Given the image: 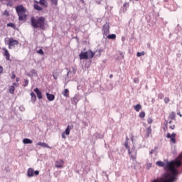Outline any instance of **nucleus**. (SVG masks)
<instances>
[{
  "label": "nucleus",
  "mask_w": 182,
  "mask_h": 182,
  "mask_svg": "<svg viewBox=\"0 0 182 182\" xmlns=\"http://www.w3.org/2000/svg\"><path fill=\"white\" fill-rule=\"evenodd\" d=\"M31 25L34 29H41L45 31L46 29V18L38 17L36 18L35 17H31Z\"/></svg>",
  "instance_id": "1"
},
{
  "label": "nucleus",
  "mask_w": 182,
  "mask_h": 182,
  "mask_svg": "<svg viewBox=\"0 0 182 182\" xmlns=\"http://www.w3.org/2000/svg\"><path fill=\"white\" fill-rule=\"evenodd\" d=\"M139 117L141 119H144V117H146V112H141L139 113Z\"/></svg>",
  "instance_id": "27"
},
{
  "label": "nucleus",
  "mask_w": 182,
  "mask_h": 182,
  "mask_svg": "<svg viewBox=\"0 0 182 182\" xmlns=\"http://www.w3.org/2000/svg\"><path fill=\"white\" fill-rule=\"evenodd\" d=\"M53 78L55 79V80H56V79H58V77H56V76L55 75H53Z\"/></svg>",
  "instance_id": "51"
},
{
  "label": "nucleus",
  "mask_w": 182,
  "mask_h": 182,
  "mask_svg": "<svg viewBox=\"0 0 182 182\" xmlns=\"http://www.w3.org/2000/svg\"><path fill=\"white\" fill-rule=\"evenodd\" d=\"M16 82H19V79H18V78H16Z\"/></svg>",
  "instance_id": "55"
},
{
  "label": "nucleus",
  "mask_w": 182,
  "mask_h": 182,
  "mask_svg": "<svg viewBox=\"0 0 182 182\" xmlns=\"http://www.w3.org/2000/svg\"><path fill=\"white\" fill-rule=\"evenodd\" d=\"M65 134H66L64 132L62 133V139H66V136Z\"/></svg>",
  "instance_id": "42"
},
{
  "label": "nucleus",
  "mask_w": 182,
  "mask_h": 182,
  "mask_svg": "<svg viewBox=\"0 0 182 182\" xmlns=\"http://www.w3.org/2000/svg\"><path fill=\"white\" fill-rule=\"evenodd\" d=\"M178 114L180 116V117H182V115H181V114H180V113H178Z\"/></svg>",
  "instance_id": "56"
},
{
  "label": "nucleus",
  "mask_w": 182,
  "mask_h": 182,
  "mask_svg": "<svg viewBox=\"0 0 182 182\" xmlns=\"http://www.w3.org/2000/svg\"><path fill=\"white\" fill-rule=\"evenodd\" d=\"M3 1H6V2H8V1H11V0H3Z\"/></svg>",
  "instance_id": "57"
},
{
  "label": "nucleus",
  "mask_w": 182,
  "mask_h": 182,
  "mask_svg": "<svg viewBox=\"0 0 182 182\" xmlns=\"http://www.w3.org/2000/svg\"><path fill=\"white\" fill-rule=\"evenodd\" d=\"M109 77H110V79H112V77H113V75L111 74V75H109Z\"/></svg>",
  "instance_id": "53"
},
{
  "label": "nucleus",
  "mask_w": 182,
  "mask_h": 182,
  "mask_svg": "<svg viewBox=\"0 0 182 182\" xmlns=\"http://www.w3.org/2000/svg\"><path fill=\"white\" fill-rule=\"evenodd\" d=\"M159 99H163L164 97V94L160 93L158 95Z\"/></svg>",
  "instance_id": "34"
},
{
  "label": "nucleus",
  "mask_w": 182,
  "mask_h": 182,
  "mask_svg": "<svg viewBox=\"0 0 182 182\" xmlns=\"http://www.w3.org/2000/svg\"><path fill=\"white\" fill-rule=\"evenodd\" d=\"M144 55H146V53H144V51H142V52H138L136 53V56L138 58H140V56H144Z\"/></svg>",
  "instance_id": "26"
},
{
  "label": "nucleus",
  "mask_w": 182,
  "mask_h": 182,
  "mask_svg": "<svg viewBox=\"0 0 182 182\" xmlns=\"http://www.w3.org/2000/svg\"><path fill=\"white\" fill-rule=\"evenodd\" d=\"M71 101H72V103L77 105V102H79V97L77 95H75L72 98Z\"/></svg>",
  "instance_id": "16"
},
{
  "label": "nucleus",
  "mask_w": 182,
  "mask_h": 182,
  "mask_svg": "<svg viewBox=\"0 0 182 182\" xmlns=\"http://www.w3.org/2000/svg\"><path fill=\"white\" fill-rule=\"evenodd\" d=\"M134 83H139V78H134Z\"/></svg>",
  "instance_id": "41"
},
{
  "label": "nucleus",
  "mask_w": 182,
  "mask_h": 182,
  "mask_svg": "<svg viewBox=\"0 0 182 182\" xmlns=\"http://www.w3.org/2000/svg\"><path fill=\"white\" fill-rule=\"evenodd\" d=\"M6 5L7 6H14V2L12 0L8 1Z\"/></svg>",
  "instance_id": "28"
},
{
  "label": "nucleus",
  "mask_w": 182,
  "mask_h": 182,
  "mask_svg": "<svg viewBox=\"0 0 182 182\" xmlns=\"http://www.w3.org/2000/svg\"><path fill=\"white\" fill-rule=\"evenodd\" d=\"M107 38L114 40L116 39V34H109L107 36Z\"/></svg>",
  "instance_id": "24"
},
{
  "label": "nucleus",
  "mask_w": 182,
  "mask_h": 182,
  "mask_svg": "<svg viewBox=\"0 0 182 182\" xmlns=\"http://www.w3.org/2000/svg\"><path fill=\"white\" fill-rule=\"evenodd\" d=\"M35 93H36L38 99H43L42 92L39 90V88L34 89Z\"/></svg>",
  "instance_id": "12"
},
{
  "label": "nucleus",
  "mask_w": 182,
  "mask_h": 182,
  "mask_svg": "<svg viewBox=\"0 0 182 182\" xmlns=\"http://www.w3.org/2000/svg\"><path fill=\"white\" fill-rule=\"evenodd\" d=\"M124 8H126V6H129V4L127 3H124Z\"/></svg>",
  "instance_id": "47"
},
{
  "label": "nucleus",
  "mask_w": 182,
  "mask_h": 182,
  "mask_svg": "<svg viewBox=\"0 0 182 182\" xmlns=\"http://www.w3.org/2000/svg\"><path fill=\"white\" fill-rule=\"evenodd\" d=\"M9 92V93H11V95H14V93H15V86L14 85L10 86Z\"/></svg>",
  "instance_id": "18"
},
{
  "label": "nucleus",
  "mask_w": 182,
  "mask_h": 182,
  "mask_svg": "<svg viewBox=\"0 0 182 182\" xmlns=\"http://www.w3.org/2000/svg\"><path fill=\"white\" fill-rule=\"evenodd\" d=\"M88 53V58L89 59H92V58H93V56H95V53H93V51L90 50L89 52H87Z\"/></svg>",
  "instance_id": "21"
},
{
  "label": "nucleus",
  "mask_w": 182,
  "mask_h": 182,
  "mask_svg": "<svg viewBox=\"0 0 182 182\" xmlns=\"http://www.w3.org/2000/svg\"><path fill=\"white\" fill-rule=\"evenodd\" d=\"M170 127V129H171L172 130H174L176 126H175V125H173V126H171V127Z\"/></svg>",
  "instance_id": "45"
},
{
  "label": "nucleus",
  "mask_w": 182,
  "mask_h": 182,
  "mask_svg": "<svg viewBox=\"0 0 182 182\" xmlns=\"http://www.w3.org/2000/svg\"><path fill=\"white\" fill-rule=\"evenodd\" d=\"M19 42L18 40H14V38H11L9 41V49H12V48H15L16 45H18Z\"/></svg>",
  "instance_id": "6"
},
{
  "label": "nucleus",
  "mask_w": 182,
  "mask_h": 182,
  "mask_svg": "<svg viewBox=\"0 0 182 182\" xmlns=\"http://www.w3.org/2000/svg\"><path fill=\"white\" fill-rule=\"evenodd\" d=\"M102 32L104 36H107V35H109V32H110V26L109 25V23H106L105 25L103 26Z\"/></svg>",
  "instance_id": "5"
},
{
  "label": "nucleus",
  "mask_w": 182,
  "mask_h": 182,
  "mask_svg": "<svg viewBox=\"0 0 182 182\" xmlns=\"http://www.w3.org/2000/svg\"><path fill=\"white\" fill-rule=\"evenodd\" d=\"M147 122L149 124H151V123H153V119L151 118H148Z\"/></svg>",
  "instance_id": "38"
},
{
  "label": "nucleus",
  "mask_w": 182,
  "mask_h": 182,
  "mask_svg": "<svg viewBox=\"0 0 182 182\" xmlns=\"http://www.w3.org/2000/svg\"><path fill=\"white\" fill-rule=\"evenodd\" d=\"M27 176L28 178L33 177L34 176H39V171H34L33 168H29L27 170Z\"/></svg>",
  "instance_id": "4"
},
{
  "label": "nucleus",
  "mask_w": 182,
  "mask_h": 182,
  "mask_svg": "<svg viewBox=\"0 0 182 182\" xmlns=\"http://www.w3.org/2000/svg\"><path fill=\"white\" fill-rule=\"evenodd\" d=\"M94 136L96 137V139H103V135L99 133L94 134Z\"/></svg>",
  "instance_id": "22"
},
{
  "label": "nucleus",
  "mask_w": 182,
  "mask_h": 182,
  "mask_svg": "<svg viewBox=\"0 0 182 182\" xmlns=\"http://www.w3.org/2000/svg\"><path fill=\"white\" fill-rule=\"evenodd\" d=\"M131 140H132V141H133L134 140V138L133 136H132Z\"/></svg>",
  "instance_id": "52"
},
{
  "label": "nucleus",
  "mask_w": 182,
  "mask_h": 182,
  "mask_svg": "<svg viewBox=\"0 0 182 182\" xmlns=\"http://www.w3.org/2000/svg\"><path fill=\"white\" fill-rule=\"evenodd\" d=\"M37 146H41V147H43L44 149H50V146L48 145V144L45 142H38L37 143Z\"/></svg>",
  "instance_id": "14"
},
{
  "label": "nucleus",
  "mask_w": 182,
  "mask_h": 182,
  "mask_svg": "<svg viewBox=\"0 0 182 182\" xmlns=\"http://www.w3.org/2000/svg\"><path fill=\"white\" fill-rule=\"evenodd\" d=\"M34 72H35V70H32V73H33Z\"/></svg>",
  "instance_id": "58"
},
{
  "label": "nucleus",
  "mask_w": 182,
  "mask_h": 182,
  "mask_svg": "<svg viewBox=\"0 0 182 182\" xmlns=\"http://www.w3.org/2000/svg\"><path fill=\"white\" fill-rule=\"evenodd\" d=\"M70 73V70H68V73H67V76H69V74Z\"/></svg>",
  "instance_id": "50"
},
{
  "label": "nucleus",
  "mask_w": 182,
  "mask_h": 182,
  "mask_svg": "<svg viewBox=\"0 0 182 182\" xmlns=\"http://www.w3.org/2000/svg\"><path fill=\"white\" fill-rule=\"evenodd\" d=\"M50 2L55 6H58V0H50Z\"/></svg>",
  "instance_id": "29"
},
{
  "label": "nucleus",
  "mask_w": 182,
  "mask_h": 182,
  "mask_svg": "<svg viewBox=\"0 0 182 182\" xmlns=\"http://www.w3.org/2000/svg\"><path fill=\"white\" fill-rule=\"evenodd\" d=\"M150 134H151V127H149L146 128V137H150Z\"/></svg>",
  "instance_id": "19"
},
{
  "label": "nucleus",
  "mask_w": 182,
  "mask_h": 182,
  "mask_svg": "<svg viewBox=\"0 0 182 182\" xmlns=\"http://www.w3.org/2000/svg\"><path fill=\"white\" fill-rule=\"evenodd\" d=\"M149 153L150 154H153V153H154V150L151 149Z\"/></svg>",
  "instance_id": "48"
},
{
  "label": "nucleus",
  "mask_w": 182,
  "mask_h": 182,
  "mask_svg": "<svg viewBox=\"0 0 182 182\" xmlns=\"http://www.w3.org/2000/svg\"><path fill=\"white\" fill-rule=\"evenodd\" d=\"M23 143L24 144H32V143H33V141H32L28 138H26V139H23Z\"/></svg>",
  "instance_id": "15"
},
{
  "label": "nucleus",
  "mask_w": 182,
  "mask_h": 182,
  "mask_svg": "<svg viewBox=\"0 0 182 182\" xmlns=\"http://www.w3.org/2000/svg\"><path fill=\"white\" fill-rule=\"evenodd\" d=\"M11 79H15V77H16V75H15V73L14 72H13V73H11Z\"/></svg>",
  "instance_id": "40"
},
{
  "label": "nucleus",
  "mask_w": 182,
  "mask_h": 182,
  "mask_svg": "<svg viewBox=\"0 0 182 182\" xmlns=\"http://www.w3.org/2000/svg\"><path fill=\"white\" fill-rule=\"evenodd\" d=\"M63 96L65 97H69V90L68 89H65L64 91L62 92Z\"/></svg>",
  "instance_id": "17"
},
{
  "label": "nucleus",
  "mask_w": 182,
  "mask_h": 182,
  "mask_svg": "<svg viewBox=\"0 0 182 182\" xmlns=\"http://www.w3.org/2000/svg\"><path fill=\"white\" fill-rule=\"evenodd\" d=\"M46 96L49 102H53V100H55V96L53 95V94H50L49 92H47Z\"/></svg>",
  "instance_id": "13"
},
{
  "label": "nucleus",
  "mask_w": 182,
  "mask_h": 182,
  "mask_svg": "<svg viewBox=\"0 0 182 182\" xmlns=\"http://www.w3.org/2000/svg\"><path fill=\"white\" fill-rule=\"evenodd\" d=\"M134 110L136 112H140V109H141V105L140 104H138L134 107Z\"/></svg>",
  "instance_id": "20"
},
{
  "label": "nucleus",
  "mask_w": 182,
  "mask_h": 182,
  "mask_svg": "<svg viewBox=\"0 0 182 182\" xmlns=\"http://www.w3.org/2000/svg\"><path fill=\"white\" fill-rule=\"evenodd\" d=\"M39 4L41 5H46V0H40Z\"/></svg>",
  "instance_id": "33"
},
{
  "label": "nucleus",
  "mask_w": 182,
  "mask_h": 182,
  "mask_svg": "<svg viewBox=\"0 0 182 182\" xmlns=\"http://www.w3.org/2000/svg\"><path fill=\"white\" fill-rule=\"evenodd\" d=\"M31 102H33V103H35V102H36V95H35L34 97H31Z\"/></svg>",
  "instance_id": "36"
},
{
  "label": "nucleus",
  "mask_w": 182,
  "mask_h": 182,
  "mask_svg": "<svg viewBox=\"0 0 182 182\" xmlns=\"http://www.w3.org/2000/svg\"><path fill=\"white\" fill-rule=\"evenodd\" d=\"M7 26L10 28H15L16 25L14 23H7Z\"/></svg>",
  "instance_id": "30"
},
{
  "label": "nucleus",
  "mask_w": 182,
  "mask_h": 182,
  "mask_svg": "<svg viewBox=\"0 0 182 182\" xmlns=\"http://www.w3.org/2000/svg\"><path fill=\"white\" fill-rule=\"evenodd\" d=\"M13 86H18V84L16 82L13 83Z\"/></svg>",
  "instance_id": "49"
},
{
  "label": "nucleus",
  "mask_w": 182,
  "mask_h": 182,
  "mask_svg": "<svg viewBox=\"0 0 182 182\" xmlns=\"http://www.w3.org/2000/svg\"><path fill=\"white\" fill-rule=\"evenodd\" d=\"M124 146L126 149H128V151H130V146H129V142H124Z\"/></svg>",
  "instance_id": "32"
},
{
  "label": "nucleus",
  "mask_w": 182,
  "mask_h": 182,
  "mask_svg": "<svg viewBox=\"0 0 182 182\" xmlns=\"http://www.w3.org/2000/svg\"><path fill=\"white\" fill-rule=\"evenodd\" d=\"M106 177H108L107 174H106Z\"/></svg>",
  "instance_id": "60"
},
{
  "label": "nucleus",
  "mask_w": 182,
  "mask_h": 182,
  "mask_svg": "<svg viewBox=\"0 0 182 182\" xmlns=\"http://www.w3.org/2000/svg\"><path fill=\"white\" fill-rule=\"evenodd\" d=\"M16 11L18 16L19 21H25V19H26V14H25L26 12V9L23 7V6H17L16 7Z\"/></svg>",
  "instance_id": "2"
},
{
  "label": "nucleus",
  "mask_w": 182,
  "mask_h": 182,
  "mask_svg": "<svg viewBox=\"0 0 182 182\" xmlns=\"http://www.w3.org/2000/svg\"><path fill=\"white\" fill-rule=\"evenodd\" d=\"M169 119H171V120H174L176 119V114L174 112H171L169 115Z\"/></svg>",
  "instance_id": "25"
},
{
  "label": "nucleus",
  "mask_w": 182,
  "mask_h": 182,
  "mask_svg": "<svg viewBox=\"0 0 182 182\" xmlns=\"http://www.w3.org/2000/svg\"><path fill=\"white\" fill-rule=\"evenodd\" d=\"M0 1H4V0H0Z\"/></svg>",
  "instance_id": "63"
},
{
  "label": "nucleus",
  "mask_w": 182,
  "mask_h": 182,
  "mask_svg": "<svg viewBox=\"0 0 182 182\" xmlns=\"http://www.w3.org/2000/svg\"><path fill=\"white\" fill-rule=\"evenodd\" d=\"M167 139H171V141L173 144H176V134L173 133L171 134L170 133H168L166 134Z\"/></svg>",
  "instance_id": "7"
},
{
  "label": "nucleus",
  "mask_w": 182,
  "mask_h": 182,
  "mask_svg": "<svg viewBox=\"0 0 182 182\" xmlns=\"http://www.w3.org/2000/svg\"><path fill=\"white\" fill-rule=\"evenodd\" d=\"M125 142L129 143V136H126V141Z\"/></svg>",
  "instance_id": "46"
},
{
  "label": "nucleus",
  "mask_w": 182,
  "mask_h": 182,
  "mask_svg": "<svg viewBox=\"0 0 182 182\" xmlns=\"http://www.w3.org/2000/svg\"><path fill=\"white\" fill-rule=\"evenodd\" d=\"M128 154H129L131 160L136 161L137 160V149H136V146H133L132 149H129Z\"/></svg>",
  "instance_id": "3"
},
{
  "label": "nucleus",
  "mask_w": 182,
  "mask_h": 182,
  "mask_svg": "<svg viewBox=\"0 0 182 182\" xmlns=\"http://www.w3.org/2000/svg\"><path fill=\"white\" fill-rule=\"evenodd\" d=\"M2 72H4V68H2V66H0V74L2 73Z\"/></svg>",
  "instance_id": "43"
},
{
  "label": "nucleus",
  "mask_w": 182,
  "mask_h": 182,
  "mask_svg": "<svg viewBox=\"0 0 182 182\" xmlns=\"http://www.w3.org/2000/svg\"><path fill=\"white\" fill-rule=\"evenodd\" d=\"M30 95L31 97H34L35 96H36L34 92H31Z\"/></svg>",
  "instance_id": "44"
},
{
  "label": "nucleus",
  "mask_w": 182,
  "mask_h": 182,
  "mask_svg": "<svg viewBox=\"0 0 182 182\" xmlns=\"http://www.w3.org/2000/svg\"><path fill=\"white\" fill-rule=\"evenodd\" d=\"M15 2H16V0H14Z\"/></svg>",
  "instance_id": "61"
},
{
  "label": "nucleus",
  "mask_w": 182,
  "mask_h": 182,
  "mask_svg": "<svg viewBox=\"0 0 182 182\" xmlns=\"http://www.w3.org/2000/svg\"><path fill=\"white\" fill-rule=\"evenodd\" d=\"M3 50L4 51L3 53L4 56L6 57V60H9L11 58V55L9 54V51H8V49L3 48Z\"/></svg>",
  "instance_id": "9"
},
{
  "label": "nucleus",
  "mask_w": 182,
  "mask_h": 182,
  "mask_svg": "<svg viewBox=\"0 0 182 182\" xmlns=\"http://www.w3.org/2000/svg\"><path fill=\"white\" fill-rule=\"evenodd\" d=\"M24 85H23V87H26L28 85H29V80H24Z\"/></svg>",
  "instance_id": "31"
},
{
  "label": "nucleus",
  "mask_w": 182,
  "mask_h": 182,
  "mask_svg": "<svg viewBox=\"0 0 182 182\" xmlns=\"http://www.w3.org/2000/svg\"><path fill=\"white\" fill-rule=\"evenodd\" d=\"M82 4H85V0H80Z\"/></svg>",
  "instance_id": "54"
},
{
  "label": "nucleus",
  "mask_w": 182,
  "mask_h": 182,
  "mask_svg": "<svg viewBox=\"0 0 182 182\" xmlns=\"http://www.w3.org/2000/svg\"><path fill=\"white\" fill-rule=\"evenodd\" d=\"M135 1H139V0H135Z\"/></svg>",
  "instance_id": "62"
},
{
  "label": "nucleus",
  "mask_w": 182,
  "mask_h": 182,
  "mask_svg": "<svg viewBox=\"0 0 182 182\" xmlns=\"http://www.w3.org/2000/svg\"><path fill=\"white\" fill-rule=\"evenodd\" d=\"M72 129H73V125H68L63 133H65L67 136H69Z\"/></svg>",
  "instance_id": "11"
},
{
  "label": "nucleus",
  "mask_w": 182,
  "mask_h": 182,
  "mask_svg": "<svg viewBox=\"0 0 182 182\" xmlns=\"http://www.w3.org/2000/svg\"><path fill=\"white\" fill-rule=\"evenodd\" d=\"M172 123V121H169V124H171Z\"/></svg>",
  "instance_id": "59"
},
{
  "label": "nucleus",
  "mask_w": 182,
  "mask_h": 182,
  "mask_svg": "<svg viewBox=\"0 0 182 182\" xmlns=\"http://www.w3.org/2000/svg\"><path fill=\"white\" fill-rule=\"evenodd\" d=\"M79 56H80V60H82L83 59H89L88 53L87 52L81 53L79 55Z\"/></svg>",
  "instance_id": "10"
},
{
  "label": "nucleus",
  "mask_w": 182,
  "mask_h": 182,
  "mask_svg": "<svg viewBox=\"0 0 182 182\" xmlns=\"http://www.w3.org/2000/svg\"><path fill=\"white\" fill-rule=\"evenodd\" d=\"M3 15H5L6 16H9V11H7V10H6V11L4 12Z\"/></svg>",
  "instance_id": "37"
},
{
  "label": "nucleus",
  "mask_w": 182,
  "mask_h": 182,
  "mask_svg": "<svg viewBox=\"0 0 182 182\" xmlns=\"http://www.w3.org/2000/svg\"><path fill=\"white\" fill-rule=\"evenodd\" d=\"M164 100V102L167 104L168 103V102H170V98L166 97Z\"/></svg>",
  "instance_id": "35"
},
{
  "label": "nucleus",
  "mask_w": 182,
  "mask_h": 182,
  "mask_svg": "<svg viewBox=\"0 0 182 182\" xmlns=\"http://www.w3.org/2000/svg\"><path fill=\"white\" fill-rule=\"evenodd\" d=\"M34 9H36V11H42L43 10L42 7H41L38 4H34Z\"/></svg>",
  "instance_id": "23"
},
{
  "label": "nucleus",
  "mask_w": 182,
  "mask_h": 182,
  "mask_svg": "<svg viewBox=\"0 0 182 182\" xmlns=\"http://www.w3.org/2000/svg\"><path fill=\"white\" fill-rule=\"evenodd\" d=\"M38 53H39L40 55H43V50L40 49V50L38 51Z\"/></svg>",
  "instance_id": "39"
},
{
  "label": "nucleus",
  "mask_w": 182,
  "mask_h": 182,
  "mask_svg": "<svg viewBox=\"0 0 182 182\" xmlns=\"http://www.w3.org/2000/svg\"><path fill=\"white\" fill-rule=\"evenodd\" d=\"M63 164H65L63 159H59L58 161H55V167L57 168H62L63 167Z\"/></svg>",
  "instance_id": "8"
}]
</instances>
